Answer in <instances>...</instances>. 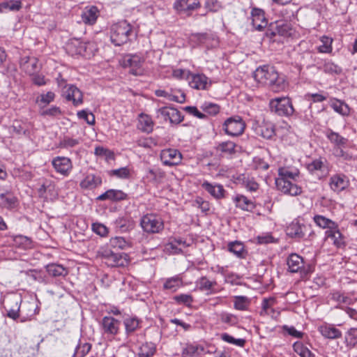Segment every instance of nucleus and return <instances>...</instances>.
<instances>
[{
    "label": "nucleus",
    "instance_id": "f257e3e1",
    "mask_svg": "<svg viewBox=\"0 0 357 357\" xmlns=\"http://www.w3.org/2000/svg\"><path fill=\"white\" fill-rule=\"evenodd\" d=\"M278 176L275 178L277 189L284 195L297 196L302 193V188L293 182L299 177V170L294 167L287 166L278 168Z\"/></svg>",
    "mask_w": 357,
    "mask_h": 357
},
{
    "label": "nucleus",
    "instance_id": "f03ea898",
    "mask_svg": "<svg viewBox=\"0 0 357 357\" xmlns=\"http://www.w3.org/2000/svg\"><path fill=\"white\" fill-rule=\"evenodd\" d=\"M253 77L258 83L275 93L284 91L287 85L284 78L279 75L274 67L270 66L265 65L257 68Z\"/></svg>",
    "mask_w": 357,
    "mask_h": 357
},
{
    "label": "nucleus",
    "instance_id": "7ed1b4c3",
    "mask_svg": "<svg viewBox=\"0 0 357 357\" xmlns=\"http://www.w3.org/2000/svg\"><path fill=\"white\" fill-rule=\"evenodd\" d=\"M133 26L126 20L114 24L109 29L110 40L115 46H121L130 40Z\"/></svg>",
    "mask_w": 357,
    "mask_h": 357
},
{
    "label": "nucleus",
    "instance_id": "20e7f679",
    "mask_svg": "<svg viewBox=\"0 0 357 357\" xmlns=\"http://www.w3.org/2000/svg\"><path fill=\"white\" fill-rule=\"evenodd\" d=\"M139 224L143 231L148 234H161L165 229L162 218L154 213L142 215Z\"/></svg>",
    "mask_w": 357,
    "mask_h": 357
},
{
    "label": "nucleus",
    "instance_id": "39448f33",
    "mask_svg": "<svg viewBox=\"0 0 357 357\" xmlns=\"http://www.w3.org/2000/svg\"><path fill=\"white\" fill-rule=\"evenodd\" d=\"M97 256L104 261L108 266H124L127 264L126 255L114 252L107 248H100L97 252Z\"/></svg>",
    "mask_w": 357,
    "mask_h": 357
},
{
    "label": "nucleus",
    "instance_id": "423d86ee",
    "mask_svg": "<svg viewBox=\"0 0 357 357\" xmlns=\"http://www.w3.org/2000/svg\"><path fill=\"white\" fill-rule=\"evenodd\" d=\"M245 126V123L241 116H234L225 120L222 129L229 136L238 137L244 132Z\"/></svg>",
    "mask_w": 357,
    "mask_h": 357
},
{
    "label": "nucleus",
    "instance_id": "0eeeda50",
    "mask_svg": "<svg viewBox=\"0 0 357 357\" xmlns=\"http://www.w3.org/2000/svg\"><path fill=\"white\" fill-rule=\"evenodd\" d=\"M270 107L271 111L280 116H291L294 112L291 100L287 97L272 100Z\"/></svg>",
    "mask_w": 357,
    "mask_h": 357
},
{
    "label": "nucleus",
    "instance_id": "6e6552de",
    "mask_svg": "<svg viewBox=\"0 0 357 357\" xmlns=\"http://www.w3.org/2000/svg\"><path fill=\"white\" fill-rule=\"evenodd\" d=\"M144 59L137 54L126 55L122 61L124 68H129L130 73L134 75H140L143 73Z\"/></svg>",
    "mask_w": 357,
    "mask_h": 357
},
{
    "label": "nucleus",
    "instance_id": "1a4fd4ad",
    "mask_svg": "<svg viewBox=\"0 0 357 357\" xmlns=\"http://www.w3.org/2000/svg\"><path fill=\"white\" fill-rule=\"evenodd\" d=\"M160 160L165 166L174 167L181 163L183 155L175 149H165L160 151Z\"/></svg>",
    "mask_w": 357,
    "mask_h": 357
},
{
    "label": "nucleus",
    "instance_id": "9d476101",
    "mask_svg": "<svg viewBox=\"0 0 357 357\" xmlns=\"http://www.w3.org/2000/svg\"><path fill=\"white\" fill-rule=\"evenodd\" d=\"M307 230L306 225L303 220L294 219L286 228V234L291 238L296 239L303 238Z\"/></svg>",
    "mask_w": 357,
    "mask_h": 357
},
{
    "label": "nucleus",
    "instance_id": "9b49d317",
    "mask_svg": "<svg viewBox=\"0 0 357 357\" xmlns=\"http://www.w3.org/2000/svg\"><path fill=\"white\" fill-rule=\"evenodd\" d=\"M157 114L158 116L160 115L165 121H169L172 124H178L183 119L181 113L177 109L171 107H163L158 109Z\"/></svg>",
    "mask_w": 357,
    "mask_h": 357
},
{
    "label": "nucleus",
    "instance_id": "f8f14e48",
    "mask_svg": "<svg viewBox=\"0 0 357 357\" xmlns=\"http://www.w3.org/2000/svg\"><path fill=\"white\" fill-rule=\"evenodd\" d=\"M52 165L55 171L63 176H68L73 169V163L70 158L57 156L53 158Z\"/></svg>",
    "mask_w": 357,
    "mask_h": 357
},
{
    "label": "nucleus",
    "instance_id": "ddd939ff",
    "mask_svg": "<svg viewBox=\"0 0 357 357\" xmlns=\"http://www.w3.org/2000/svg\"><path fill=\"white\" fill-rule=\"evenodd\" d=\"M20 66L21 70L29 75H33L39 72L41 68L38 59L35 56H30L22 57Z\"/></svg>",
    "mask_w": 357,
    "mask_h": 357
},
{
    "label": "nucleus",
    "instance_id": "4468645a",
    "mask_svg": "<svg viewBox=\"0 0 357 357\" xmlns=\"http://www.w3.org/2000/svg\"><path fill=\"white\" fill-rule=\"evenodd\" d=\"M100 326L105 334L114 337L120 331L121 321L113 317L105 316L102 319Z\"/></svg>",
    "mask_w": 357,
    "mask_h": 357
},
{
    "label": "nucleus",
    "instance_id": "2eb2a0df",
    "mask_svg": "<svg viewBox=\"0 0 357 357\" xmlns=\"http://www.w3.org/2000/svg\"><path fill=\"white\" fill-rule=\"evenodd\" d=\"M63 96L68 101H72L73 105L77 106L83 102V93L75 85H65L63 89Z\"/></svg>",
    "mask_w": 357,
    "mask_h": 357
},
{
    "label": "nucleus",
    "instance_id": "dca6fc26",
    "mask_svg": "<svg viewBox=\"0 0 357 357\" xmlns=\"http://www.w3.org/2000/svg\"><path fill=\"white\" fill-rule=\"evenodd\" d=\"M201 6L199 0H176L173 8L179 13L190 15L191 12Z\"/></svg>",
    "mask_w": 357,
    "mask_h": 357
},
{
    "label": "nucleus",
    "instance_id": "f3484780",
    "mask_svg": "<svg viewBox=\"0 0 357 357\" xmlns=\"http://www.w3.org/2000/svg\"><path fill=\"white\" fill-rule=\"evenodd\" d=\"M66 52L72 56L85 55L86 51V43L77 38H73L66 44Z\"/></svg>",
    "mask_w": 357,
    "mask_h": 357
},
{
    "label": "nucleus",
    "instance_id": "a211bd4d",
    "mask_svg": "<svg viewBox=\"0 0 357 357\" xmlns=\"http://www.w3.org/2000/svg\"><path fill=\"white\" fill-rule=\"evenodd\" d=\"M256 135L267 139H271L275 135L274 125L266 121H263L260 123H257L254 128Z\"/></svg>",
    "mask_w": 357,
    "mask_h": 357
},
{
    "label": "nucleus",
    "instance_id": "6ab92c4d",
    "mask_svg": "<svg viewBox=\"0 0 357 357\" xmlns=\"http://www.w3.org/2000/svg\"><path fill=\"white\" fill-rule=\"evenodd\" d=\"M291 29L289 25L282 22L271 24V28L266 31V36L271 38L276 36H288L291 35Z\"/></svg>",
    "mask_w": 357,
    "mask_h": 357
},
{
    "label": "nucleus",
    "instance_id": "aec40b11",
    "mask_svg": "<svg viewBox=\"0 0 357 357\" xmlns=\"http://www.w3.org/2000/svg\"><path fill=\"white\" fill-rule=\"evenodd\" d=\"M18 199L9 190H0V207L11 210L16 207Z\"/></svg>",
    "mask_w": 357,
    "mask_h": 357
},
{
    "label": "nucleus",
    "instance_id": "412c9836",
    "mask_svg": "<svg viewBox=\"0 0 357 357\" xmlns=\"http://www.w3.org/2000/svg\"><path fill=\"white\" fill-rule=\"evenodd\" d=\"M188 81L190 86L197 90H205L208 85H211V82H208V78L204 74H192L190 73Z\"/></svg>",
    "mask_w": 357,
    "mask_h": 357
},
{
    "label": "nucleus",
    "instance_id": "4be33fe9",
    "mask_svg": "<svg viewBox=\"0 0 357 357\" xmlns=\"http://www.w3.org/2000/svg\"><path fill=\"white\" fill-rule=\"evenodd\" d=\"M252 24L257 31H261L267 26L268 22L265 17L264 11L259 8H253L251 12Z\"/></svg>",
    "mask_w": 357,
    "mask_h": 357
},
{
    "label": "nucleus",
    "instance_id": "5701e85b",
    "mask_svg": "<svg viewBox=\"0 0 357 357\" xmlns=\"http://www.w3.org/2000/svg\"><path fill=\"white\" fill-rule=\"evenodd\" d=\"M326 238H330L333 241V244L337 248H343L346 246V241L344 236L339 230L338 225L336 228L326 230L325 232Z\"/></svg>",
    "mask_w": 357,
    "mask_h": 357
},
{
    "label": "nucleus",
    "instance_id": "b1692460",
    "mask_svg": "<svg viewBox=\"0 0 357 357\" xmlns=\"http://www.w3.org/2000/svg\"><path fill=\"white\" fill-rule=\"evenodd\" d=\"M329 185L333 191L339 192L347 188L349 181L344 175L335 174L331 177Z\"/></svg>",
    "mask_w": 357,
    "mask_h": 357
},
{
    "label": "nucleus",
    "instance_id": "393cba45",
    "mask_svg": "<svg viewBox=\"0 0 357 357\" xmlns=\"http://www.w3.org/2000/svg\"><path fill=\"white\" fill-rule=\"evenodd\" d=\"M102 184V178L99 176L93 174H87L83 180L81 181L79 186L83 190H93Z\"/></svg>",
    "mask_w": 357,
    "mask_h": 357
},
{
    "label": "nucleus",
    "instance_id": "a878e982",
    "mask_svg": "<svg viewBox=\"0 0 357 357\" xmlns=\"http://www.w3.org/2000/svg\"><path fill=\"white\" fill-rule=\"evenodd\" d=\"M127 195L120 190L110 189L105 192L99 195L97 199L99 201L110 200L113 202H118L126 199Z\"/></svg>",
    "mask_w": 357,
    "mask_h": 357
},
{
    "label": "nucleus",
    "instance_id": "bb28decb",
    "mask_svg": "<svg viewBox=\"0 0 357 357\" xmlns=\"http://www.w3.org/2000/svg\"><path fill=\"white\" fill-rule=\"evenodd\" d=\"M99 16V10L96 6L86 7L82 14V20L86 24H94Z\"/></svg>",
    "mask_w": 357,
    "mask_h": 357
},
{
    "label": "nucleus",
    "instance_id": "cd10ccee",
    "mask_svg": "<svg viewBox=\"0 0 357 357\" xmlns=\"http://www.w3.org/2000/svg\"><path fill=\"white\" fill-rule=\"evenodd\" d=\"M154 122L151 116L141 113L138 116L137 128L143 132L151 133L153 130Z\"/></svg>",
    "mask_w": 357,
    "mask_h": 357
},
{
    "label": "nucleus",
    "instance_id": "c85d7f7f",
    "mask_svg": "<svg viewBox=\"0 0 357 357\" xmlns=\"http://www.w3.org/2000/svg\"><path fill=\"white\" fill-rule=\"evenodd\" d=\"M319 332L326 338L337 339L342 336L341 331L331 324H323L318 328Z\"/></svg>",
    "mask_w": 357,
    "mask_h": 357
},
{
    "label": "nucleus",
    "instance_id": "c756f323",
    "mask_svg": "<svg viewBox=\"0 0 357 357\" xmlns=\"http://www.w3.org/2000/svg\"><path fill=\"white\" fill-rule=\"evenodd\" d=\"M303 264V259L297 254H291L287 259L289 270L291 273L301 272Z\"/></svg>",
    "mask_w": 357,
    "mask_h": 357
},
{
    "label": "nucleus",
    "instance_id": "7c9ffc66",
    "mask_svg": "<svg viewBox=\"0 0 357 357\" xmlns=\"http://www.w3.org/2000/svg\"><path fill=\"white\" fill-rule=\"evenodd\" d=\"M236 206L246 211H252L255 208V203L244 195H237L233 197Z\"/></svg>",
    "mask_w": 357,
    "mask_h": 357
},
{
    "label": "nucleus",
    "instance_id": "2f4dec72",
    "mask_svg": "<svg viewBox=\"0 0 357 357\" xmlns=\"http://www.w3.org/2000/svg\"><path fill=\"white\" fill-rule=\"evenodd\" d=\"M202 187L216 199H221L224 197L225 190L221 185H213L208 181H204L202 184Z\"/></svg>",
    "mask_w": 357,
    "mask_h": 357
},
{
    "label": "nucleus",
    "instance_id": "473e14b6",
    "mask_svg": "<svg viewBox=\"0 0 357 357\" xmlns=\"http://www.w3.org/2000/svg\"><path fill=\"white\" fill-rule=\"evenodd\" d=\"M326 136L331 143L334 144L338 148L345 147L348 142V139L347 138H344L339 135V133L335 132L331 129H328L326 131Z\"/></svg>",
    "mask_w": 357,
    "mask_h": 357
},
{
    "label": "nucleus",
    "instance_id": "72a5a7b5",
    "mask_svg": "<svg viewBox=\"0 0 357 357\" xmlns=\"http://www.w3.org/2000/svg\"><path fill=\"white\" fill-rule=\"evenodd\" d=\"M228 250L240 259H245L248 254L243 244L237 241L228 243Z\"/></svg>",
    "mask_w": 357,
    "mask_h": 357
},
{
    "label": "nucleus",
    "instance_id": "f704fd0d",
    "mask_svg": "<svg viewBox=\"0 0 357 357\" xmlns=\"http://www.w3.org/2000/svg\"><path fill=\"white\" fill-rule=\"evenodd\" d=\"M205 352L204 346L197 343H188L183 349V354L189 356H198Z\"/></svg>",
    "mask_w": 357,
    "mask_h": 357
},
{
    "label": "nucleus",
    "instance_id": "c9c22d12",
    "mask_svg": "<svg viewBox=\"0 0 357 357\" xmlns=\"http://www.w3.org/2000/svg\"><path fill=\"white\" fill-rule=\"evenodd\" d=\"M307 169L311 174H316L319 172L322 174L328 170L326 165V160L324 161L321 158L315 159L310 163L307 164Z\"/></svg>",
    "mask_w": 357,
    "mask_h": 357
},
{
    "label": "nucleus",
    "instance_id": "e433bc0d",
    "mask_svg": "<svg viewBox=\"0 0 357 357\" xmlns=\"http://www.w3.org/2000/svg\"><path fill=\"white\" fill-rule=\"evenodd\" d=\"M313 220L318 227L322 229H327V230H331L336 228L337 225L335 222L333 221L332 220L328 219L325 216L321 215H314Z\"/></svg>",
    "mask_w": 357,
    "mask_h": 357
},
{
    "label": "nucleus",
    "instance_id": "4c0bfd02",
    "mask_svg": "<svg viewBox=\"0 0 357 357\" xmlns=\"http://www.w3.org/2000/svg\"><path fill=\"white\" fill-rule=\"evenodd\" d=\"M183 285V280L179 275L167 278L163 284V289L172 292L176 291Z\"/></svg>",
    "mask_w": 357,
    "mask_h": 357
},
{
    "label": "nucleus",
    "instance_id": "58836bf2",
    "mask_svg": "<svg viewBox=\"0 0 357 357\" xmlns=\"http://www.w3.org/2000/svg\"><path fill=\"white\" fill-rule=\"evenodd\" d=\"M123 324L127 336L131 335L135 331L140 328V321L136 317H128L125 319Z\"/></svg>",
    "mask_w": 357,
    "mask_h": 357
},
{
    "label": "nucleus",
    "instance_id": "ea45409f",
    "mask_svg": "<svg viewBox=\"0 0 357 357\" xmlns=\"http://www.w3.org/2000/svg\"><path fill=\"white\" fill-rule=\"evenodd\" d=\"M13 244L16 247L24 250L31 249L33 247V241L25 236L17 235L13 237Z\"/></svg>",
    "mask_w": 357,
    "mask_h": 357
},
{
    "label": "nucleus",
    "instance_id": "a19ab883",
    "mask_svg": "<svg viewBox=\"0 0 357 357\" xmlns=\"http://www.w3.org/2000/svg\"><path fill=\"white\" fill-rule=\"evenodd\" d=\"M344 342L349 349H352L357 345V328H351L346 332Z\"/></svg>",
    "mask_w": 357,
    "mask_h": 357
},
{
    "label": "nucleus",
    "instance_id": "79ce46f5",
    "mask_svg": "<svg viewBox=\"0 0 357 357\" xmlns=\"http://www.w3.org/2000/svg\"><path fill=\"white\" fill-rule=\"evenodd\" d=\"M48 274L53 277L65 276L68 274V271L63 266L59 264H49L46 267Z\"/></svg>",
    "mask_w": 357,
    "mask_h": 357
},
{
    "label": "nucleus",
    "instance_id": "37998d69",
    "mask_svg": "<svg viewBox=\"0 0 357 357\" xmlns=\"http://www.w3.org/2000/svg\"><path fill=\"white\" fill-rule=\"evenodd\" d=\"M155 352V347L151 342H145L139 349L136 357H151Z\"/></svg>",
    "mask_w": 357,
    "mask_h": 357
},
{
    "label": "nucleus",
    "instance_id": "c03bdc74",
    "mask_svg": "<svg viewBox=\"0 0 357 357\" xmlns=\"http://www.w3.org/2000/svg\"><path fill=\"white\" fill-rule=\"evenodd\" d=\"M330 105L334 109V111L342 115L345 116L349 114V107L348 105L337 99L332 100L331 101Z\"/></svg>",
    "mask_w": 357,
    "mask_h": 357
},
{
    "label": "nucleus",
    "instance_id": "a18cd8bd",
    "mask_svg": "<svg viewBox=\"0 0 357 357\" xmlns=\"http://www.w3.org/2000/svg\"><path fill=\"white\" fill-rule=\"evenodd\" d=\"M22 7L21 0H8L0 3L1 10H8L10 11H18Z\"/></svg>",
    "mask_w": 357,
    "mask_h": 357
},
{
    "label": "nucleus",
    "instance_id": "49530a36",
    "mask_svg": "<svg viewBox=\"0 0 357 357\" xmlns=\"http://www.w3.org/2000/svg\"><path fill=\"white\" fill-rule=\"evenodd\" d=\"M236 144L231 141L221 142L218 144L217 150L222 153L232 155L236 153Z\"/></svg>",
    "mask_w": 357,
    "mask_h": 357
},
{
    "label": "nucleus",
    "instance_id": "de8ad7c7",
    "mask_svg": "<svg viewBox=\"0 0 357 357\" xmlns=\"http://www.w3.org/2000/svg\"><path fill=\"white\" fill-rule=\"evenodd\" d=\"M320 41L322 43L318 47V51L321 53H331L333 50L332 43L333 38L326 36H323L320 38Z\"/></svg>",
    "mask_w": 357,
    "mask_h": 357
},
{
    "label": "nucleus",
    "instance_id": "09e8293b",
    "mask_svg": "<svg viewBox=\"0 0 357 357\" xmlns=\"http://www.w3.org/2000/svg\"><path fill=\"white\" fill-rule=\"evenodd\" d=\"M91 349V344L88 342L82 344L79 342L75 348L72 357H84Z\"/></svg>",
    "mask_w": 357,
    "mask_h": 357
},
{
    "label": "nucleus",
    "instance_id": "8fccbe9b",
    "mask_svg": "<svg viewBox=\"0 0 357 357\" xmlns=\"http://www.w3.org/2000/svg\"><path fill=\"white\" fill-rule=\"evenodd\" d=\"M155 94L158 97H165L170 101H174L178 102H183L185 98V95L183 93H182L181 97L179 98L176 96L169 93L165 90L161 89L156 90L155 91Z\"/></svg>",
    "mask_w": 357,
    "mask_h": 357
},
{
    "label": "nucleus",
    "instance_id": "3c124183",
    "mask_svg": "<svg viewBox=\"0 0 357 357\" xmlns=\"http://www.w3.org/2000/svg\"><path fill=\"white\" fill-rule=\"evenodd\" d=\"M197 284L201 291H211L217 282L210 281L206 276H203L197 280Z\"/></svg>",
    "mask_w": 357,
    "mask_h": 357
},
{
    "label": "nucleus",
    "instance_id": "603ef678",
    "mask_svg": "<svg viewBox=\"0 0 357 357\" xmlns=\"http://www.w3.org/2000/svg\"><path fill=\"white\" fill-rule=\"evenodd\" d=\"M294 349L301 357H314L311 351L301 342H296L294 344Z\"/></svg>",
    "mask_w": 357,
    "mask_h": 357
},
{
    "label": "nucleus",
    "instance_id": "864d4df0",
    "mask_svg": "<svg viewBox=\"0 0 357 357\" xmlns=\"http://www.w3.org/2000/svg\"><path fill=\"white\" fill-rule=\"evenodd\" d=\"M174 300L179 305L190 306L194 301L193 296L188 294H181L175 296Z\"/></svg>",
    "mask_w": 357,
    "mask_h": 357
},
{
    "label": "nucleus",
    "instance_id": "5fc2aeb1",
    "mask_svg": "<svg viewBox=\"0 0 357 357\" xmlns=\"http://www.w3.org/2000/svg\"><path fill=\"white\" fill-rule=\"evenodd\" d=\"M79 139H74L68 136H65L59 143V147L61 149H68L76 146L79 144Z\"/></svg>",
    "mask_w": 357,
    "mask_h": 357
},
{
    "label": "nucleus",
    "instance_id": "6e6d98bb",
    "mask_svg": "<svg viewBox=\"0 0 357 357\" xmlns=\"http://www.w3.org/2000/svg\"><path fill=\"white\" fill-rule=\"evenodd\" d=\"M250 304V301L246 296H236L234 300V307L238 310H245Z\"/></svg>",
    "mask_w": 357,
    "mask_h": 357
},
{
    "label": "nucleus",
    "instance_id": "4d7b16f0",
    "mask_svg": "<svg viewBox=\"0 0 357 357\" xmlns=\"http://www.w3.org/2000/svg\"><path fill=\"white\" fill-rule=\"evenodd\" d=\"M220 319L221 322H222L224 324H227L231 326L236 325L238 321L236 316H235L232 314L227 313V312H222L220 314Z\"/></svg>",
    "mask_w": 357,
    "mask_h": 357
},
{
    "label": "nucleus",
    "instance_id": "13d9d810",
    "mask_svg": "<svg viewBox=\"0 0 357 357\" xmlns=\"http://www.w3.org/2000/svg\"><path fill=\"white\" fill-rule=\"evenodd\" d=\"M202 109L210 115H215L220 112V107L217 104L205 102L201 106Z\"/></svg>",
    "mask_w": 357,
    "mask_h": 357
},
{
    "label": "nucleus",
    "instance_id": "bf43d9fd",
    "mask_svg": "<svg viewBox=\"0 0 357 357\" xmlns=\"http://www.w3.org/2000/svg\"><path fill=\"white\" fill-rule=\"evenodd\" d=\"M275 303L276 300L273 297L264 298L261 303L262 311L261 314H270L269 310Z\"/></svg>",
    "mask_w": 357,
    "mask_h": 357
},
{
    "label": "nucleus",
    "instance_id": "052dcab7",
    "mask_svg": "<svg viewBox=\"0 0 357 357\" xmlns=\"http://www.w3.org/2000/svg\"><path fill=\"white\" fill-rule=\"evenodd\" d=\"M220 337L223 341L238 347H243L245 344V340L244 339H236L226 333L221 334Z\"/></svg>",
    "mask_w": 357,
    "mask_h": 357
},
{
    "label": "nucleus",
    "instance_id": "680f3d73",
    "mask_svg": "<svg viewBox=\"0 0 357 357\" xmlns=\"http://www.w3.org/2000/svg\"><path fill=\"white\" fill-rule=\"evenodd\" d=\"M110 176H114L119 178H128L130 175V169L125 167L116 169H112L109 172Z\"/></svg>",
    "mask_w": 357,
    "mask_h": 357
},
{
    "label": "nucleus",
    "instance_id": "e2e57ef3",
    "mask_svg": "<svg viewBox=\"0 0 357 357\" xmlns=\"http://www.w3.org/2000/svg\"><path fill=\"white\" fill-rule=\"evenodd\" d=\"M109 245L114 248L123 250L127 246V242L123 237L115 236L109 240Z\"/></svg>",
    "mask_w": 357,
    "mask_h": 357
},
{
    "label": "nucleus",
    "instance_id": "0e129e2a",
    "mask_svg": "<svg viewBox=\"0 0 357 357\" xmlns=\"http://www.w3.org/2000/svg\"><path fill=\"white\" fill-rule=\"evenodd\" d=\"M149 174L151 177L152 181L155 183H161L165 176V172L160 169H149Z\"/></svg>",
    "mask_w": 357,
    "mask_h": 357
},
{
    "label": "nucleus",
    "instance_id": "69168bd1",
    "mask_svg": "<svg viewBox=\"0 0 357 357\" xmlns=\"http://www.w3.org/2000/svg\"><path fill=\"white\" fill-rule=\"evenodd\" d=\"M13 301L15 303V307L7 311V316L13 320H16L20 317V306L17 299H13Z\"/></svg>",
    "mask_w": 357,
    "mask_h": 357
},
{
    "label": "nucleus",
    "instance_id": "338daca9",
    "mask_svg": "<svg viewBox=\"0 0 357 357\" xmlns=\"http://www.w3.org/2000/svg\"><path fill=\"white\" fill-rule=\"evenodd\" d=\"M54 190V185L51 181H45L38 189V193L40 197L47 198V192H52Z\"/></svg>",
    "mask_w": 357,
    "mask_h": 357
},
{
    "label": "nucleus",
    "instance_id": "774afa93",
    "mask_svg": "<svg viewBox=\"0 0 357 357\" xmlns=\"http://www.w3.org/2000/svg\"><path fill=\"white\" fill-rule=\"evenodd\" d=\"M324 71L330 74H340L342 71V69L336 64L331 62H328L326 63L324 66Z\"/></svg>",
    "mask_w": 357,
    "mask_h": 357
}]
</instances>
